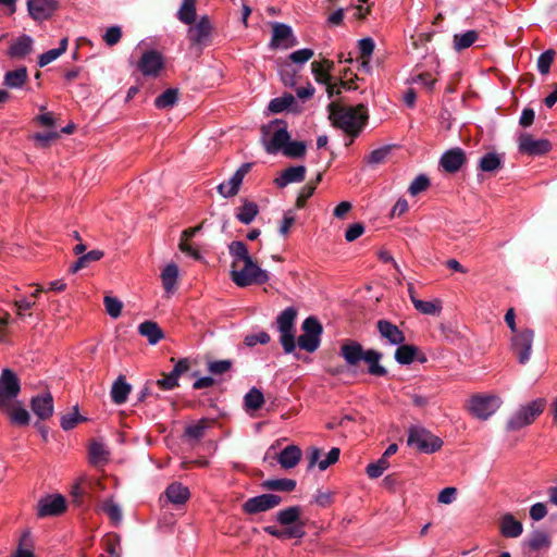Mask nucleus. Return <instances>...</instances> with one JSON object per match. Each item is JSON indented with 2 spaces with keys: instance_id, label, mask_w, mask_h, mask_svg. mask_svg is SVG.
Instances as JSON below:
<instances>
[{
  "instance_id": "1",
  "label": "nucleus",
  "mask_w": 557,
  "mask_h": 557,
  "mask_svg": "<svg viewBox=\"0 0 557 557\" xmlns=\"http://www.w3.org/2000/svg\"><path fill=\"white\" fill-rule=\"evenodd\" d=\"M339 355L349 367H357L361 361L368 366L367 372L370 375L382 377L387 375V369L381 364L383 354L375 349H363L362 345L352 339L343 342Z\"/></svg>"
},
{
  "instance_id": "2",
  "label": "nucleus",
  "mask_w": 557,
  "mask_h": 557,
  "mask_svg": "<svg viewBox=\"0 0 557 557\" xmlns=\"http://www.w3.org/2000/svg\"><path fill=\"white\" fill-rule=\"evenodd\" d=\"M363 109V106L354 108L330 104V119L335 127L347 134L357 136L366 120V116L361 114V110Z\"/></svg>"
},
{
  "instance_id": "3",
  "label": "nucleus",
  "mask_w": 557,
  "mask_h": 557,
  "mask_svg": "<svg viewBox=\"0 0 557 557\" xmlns=\"http://www.w3.org/2000/svg\"><path fill=\"white\" fill-rule=\"evenodd\" d=\"M289 138L287 124L283 120H274L268 126L262 127V144L269 154L282 152Z\"/></svg>"
},
{
  "instance_id": "4",
  "label": "nucleus",
  "mask_w": 557,
  "mask_h": 557,
  "mask_svg": "<svg viewBox=\"0 0 557 557\" xmlns=\"http://www.w3.org/2000/svg\"><path fill=\"white\" fill-rule=\"evenodd\" d=\"M297 309L288 307L284 309L276 318L277 330L281 334L280 343L285 354H290L296 348V329Z\"/></svg>"
},
{
  "instance_id": "5",
  "label": "nucleus",
  "mask_w": 557,
  "mask_h": 557,
  "mask_svg": "<svg viewBox=\"0 0 557 557\" xmlns=\"http://www.w3.org/2000/svg\"><path fill=\"white\" fill-rule=\"evenodd\" d=\"M407 445L423 454H433L443 446V441L420 426H410L408 431Z\"/></svg>"
},
{
  "instance_id": "6",
  "label": "nucleus",
  "mask_w": 557,
  "mask_h": 557,
  "mask_svg": "<svg viewBox=\"0 0 557 557\" xmlns=\"http://www.w3.org/2000/svg\"><path fill=\"white\" fill-rule=\"evenodd\" d=\"M231 277L238 287H247L252 284L261 285L269 281L268 272L252 259H250V265L244 263L242 269L232 268Z\"/></svg>"
},
{
  "instance_id": "7",
  "label": "nucleus",
  "mask_w": 557,
  "mask_h": 557,
  "mask_svg": "<svg viewBox=\"0 0 557 557\" xmlns=\"http://www.w3.org/2000/svg\"><path fill=\"white\" fill-rule=\"evenodd\" d=\"M302 334L298 337V346L307 352H314L321 343L323 326L315 317H308L301 324Z\"/></svg>"
},
{
  "instance_id": "8",
  "label": "nucleus",
  "mask_w": 557,
  "mask_h": 557,
  "mask_svg": "<svg viewBox=\"0 0 557 557\" xmlns=\"http://www.w3.org/2000/svg\"><path fill=\"white\" fill-rule=\"evenodd\" d=\"M546 405L544 398L532 400L525 406H522L507 422V430L517 431L525 425L531 424L537 416H540Z\"/></svg>"
},
{
  "instance_id": "9",
  "label": "nucleus",
  "mask_w": 557,
  "mask_h": 557,
  "mask_svg": "<svg viewBox=\"0 0 557 557\" xmlns=\"http://www.w3.org/2000/svg\"><path fill=\"white\" fill-rule=\"evenodd\" d=\"M21 392V381L11 369H3L0 374V410L8 411L12 401Z\"/></svg>"
},
{
  "instance_id": "10",
  "label": "nucleus",
  "mask_w": 557,
  "mask_h": 557,
  "mask_svg": "<svg viewBox=\"0 0 557 557\" xmlns=\"http://www.w3.org/2000/svg\"><path fill=\"white\" fill-rule=\"evenodd\" d=\"M67 509L66 499L61 494H50L41 497L37 504V517H58Z\"/></svg>"
},
{
  "instance_id": "11",
  "label": "nucleus",
  "mask_w": 557,
  "mask_h": 557,
  "mask_svg": "<svg viewBox=\"0 0 557 557\" xmlns=\"http://www.w3.org/2000/svg\"><path fill=\"white\" fill-rule=\"evenodd\" d=\"M211 32V22L207 15H203L196 24H190L187 29V39L191 47H196L201 51L209 44Z\"/></svg>"
},
{
  "instance_id": "12",
  "label": "nucleus",
  "mask_w": 557,
  "mask_h": 557,
  "mask_svg": "<svg viewBox=\"0 0 557 557\" xmlns=\"http://www.w3.org/2000/svg\"><path fill=\"white\" fill-rule=\"evenodd\" d=\"M282 497L275 494H261L248 498L242 506L243 511L247 515H257L265 512L278 506Z\"/></svg>"
},
{
  "instance_id": "13",
  "label": "nucleus",
  "mask_w": 557,
  "mask_h": 557,
  "mask_svg": "<svg viewBox=\"0 0 557 557\" xmlns=\"http://www.w3.org/2000/svg\"><path fill=\"white\" fill-rule=\"evenodd\" d=\"M500 406V399L496 396H473L470 401V412L478 419L486 420Z\"/></svg>"
},
{
  "instance_id": "14",
  "label": "nucleus",
  "mask_w": 557,
  "mask_h": 557,
  "mask_svg": "<svg viewBox=\"0 0 557 557\" xmlns=\"http://www.w3.org/2000/svg\"><path fill=\"white\" fill-rule=\"evenodd\" d=\"M533 338L534 332L530 329L522 330L512 336L511 347L519 363L524 364L529 361Z\"/></svg>"
},
{
  "instance_id": "15",
  "label": "nucleus",
  "mask_w": 557,
  "mask_h": 557,
  "mask_svg": "<svg viewBox=\"0 0 557 557\" xmlns=\"http://www.w3.org/2000/svg\"><path fill=\"white\" fill-rule=\"evenodd\" d=\"M189 369V360L187 358L180 359L170 373H162L161 379L153 381L154 386H158L162 391H171L178 386V379Z\"/></svg>"
},
{
  "instance_id": "16",
  "label": "nucleus",
  "mask_w": 557,
  "mask_h": 557,
  "mask_svg": "<svg viewBox=\"0 0 557 557\" xmlns=\"http://www.w3.org/2000/svg\"><path fill=\"white\" fill-rule=\"evenodd\" d=\"M301 507L299 506H290L285 509L280 510L276 513L277 522L284 528H298L301 532V539L305 537L306 531V522L301 519Z\"/></svg>"
},
{
  "instance_id": "17",
  "label": "nucleus",
  "mask_w": 557,
  "mask_h": 557,
  "mask_svg": "<svg viewBox=\"0 0 557 557\" xmlns=\"http://www.w3.org/2000/svg\"><path fill=\"white\" fill-rule=\"evenodd\" d=\"M251 166L252 163L250 162L243 163L228 181L218 185L216 189L219 194L224 198L234 196L238 191L245 175L250 171Z\"/></svg>"
},
{
  "instance_id": "18",
  "label": "nucleus",
  "mask_w": 557,
  "mask_h": 557,
  "mask_svg": "<svg viewBox=\"0 0 557 557\" xmlns=\"http://www.w3.org/2000/svg\"><path fill=\"white\" fill-rule=\"evenodd\" d=\"M552 149L547 139H534L530 134L519 137V151L529 156H543Z\"/></svg>"
},
{
  "instance_id": "19",
  "label": "nucleus",
  "mask_w": 557,
  "mask_h": 557,
  "mask_svg": "<svg viewBox=\"0 0 557 557\" xmlns=\"http://www.w3.org/2000/svg\"><path fill=\"white\" fill-rule=\"evenodd\" d=\"M55 10L54 0H27L28 14L36 22L49 20Z\"/></svg>"
},
{
  "instance_id": "20",
  "label": "nucleus",
  "mask_w": 557,
  "mask_h": 557,
  "mask_svg": "<svg viewBox=\"0 0 557 557\" xmlns=\"http://www.w3.org/2000/svg\"><path fill=\"white\" fill-rule=\"evenodd\" d=\"M333 66V62L327 60L323 62H312L311 63V72L314 76V79L318 84L324 85L326 87V91L329 98H332L335 92V85L332 83V76L330 71Z\"/></svg>"
},
{
  "instance_id": "21",
  "label": "nucleus",
  "mask_w": 557,
  "mask_h": 557,
  "mask_svg": "<svg viewBox=\"0 0 557 557\" xmlns=\"http://www.w3.org/2000/svg\"><path fill=\"white\" fill-rule=\"evenodd\" d=\"M272 38L269 44V47L271 49H276L281 47L283 42H286L288 40H290V42L284 45V48H289L296 45L297 40L294 36L293 28L289 25L285 23L275 22L272 24Z\"/></svg>"
},
{
  "instance_id": "22",
  "label": "nucleus",
  "mask_w": 557,
  "mask_h": 557,
  "mask_svg": "<svg viewBox=\"0 0 557 557\" xmlns=\"http://www.w3.org/2000/svg\"><path fill=\"white\" fill-rule=\"evenodd\" d=\"M163 67V58L160 52L149 50L143 53L138 61V70L145 76H156Z\"/></svg>"
},
{
  "instance_id": "23",
  "label": "nucleus",
  "mask_w": 557,
  "mask_h": 557,
  "mask_svg": "<svg viewBox=\"0 0 557 557\" xmlns=\"http://www.w3.org/2000/svg\"><path fill=\"white\" fill-rule=\"evenodd\" d=\"M465 161V151L459 147H455L446 150L442 154L440 159V166L447 173H456L460 170Z\"/></svg>"
},
{
  "instance_id": "24",
  "label": "nucleus",
  "mask_w": 557,
  "mask_h": 557,
  "mask_svg": "<svg viewBox=\"0 0 557 557\" xmlns=\"http://www.w3.org/2000/svg\"><path fill=\"white\" fill-rule=\"evenodd\" d=\"M376 329L381 337L385 338L391 345H400L406 342L404 332L388 320H379Z\"/></svg>"
},
{
  "instance_id": "25",
  "label": "nucleus",
  "mask_w": 557,
  "mask_h": 557,
  "mask_svg": "<svg viewBox=\"0 0 557 557\" xmlns=\"http://www.w3.org/2000/svg\"><path fill=\"white\" fill-rule=\"evenodd\" d=\"M33 412L40 419L47 420L53 414V397L50 393L34 396L30 400Z\"/></svg>"
},
{
  "instance_id": "26",
  "label": "nucleus",
  "mask_w": 557,
  "mask_h": 557,
  "mask_svg": "<svg viewBox=\"0 0 557 557\" xmlns=\"http://www.w3.org/2000/svg\"><path fill=\"white\" fill-rule=\"evenodd\" d=\"M306 168L304 165H292L283 170L275 178V184L280 188H284L292 183H300L305 180Z\"/></svg>"
},
{
  "instance_id": "27",
  "label": "nucleus",
  "mask_w": 557,
  "mask_h": 557,
  "mask_svg": "<svg viewBox=\"0 0 557 557\" xmlns=\"http://www.w3.org/2000/svg\"><path fill=\"white\" fill-rule=\"evenodd\" d=\"M33 38L29 35L23 34L10 45L8 54L13 59H24L33 51Z\"/></svg>"
},
{
  "instance_id": "28",
  "label": "nucleus",
  "mask_w": 557,
  "mask_h": 557,
  "mask_svg": "<svg viewBox=\"0 0 557 557\" xmlns=\"http://www.w3.org/2000/svg\"><path fill=\"white\" fill-rule=\"evenodd\" d=\"M499 532L504 537L516 539L523 532V525L511 513H506L500 518Z\"/></svg>"
},
{
  "instance_id": "29",
  "label": "nucleus",
  "mask_w": 557,
  "mask_h": 557,
  "mask_svg": "<svg viewBox=\"0 0 557 557\" xmlns=\"http://www.w3.org/2000/svg\"><path fill=\"white\" fill-rule=\"evenodd\" d=\"M301 456L299 446L288 445L277 455V461L283 469H293L299 463Z\"/></svg>"
},
{
  "instance_id": "30",
  "label": "nucleus",
  "mask_w": 557,
  "mask_h": 557,
  "mask_svg": "<svg viewBox=\"0 0 557 557\" xmlns=\"http://www.w3.org/2000/svg\"><path fill=\"white\" fill-rule=\"evenodd\" d=\"M552 544L550 537L544 531H534L530 534V536L523 542V545L527 549V553L539 552L541 549L549 548Z\"/></svg>"
},
{
  "instance_id": "31",
  "label": "nucleus",
  "mask_w": 557,
  "mask_h": 557,
  "mask_svg": "<svg viewBox=\"0 0 557 557\" xmlns=\"http://www.w3.org/2000/svg\"><path fill=\"white\" fill-rule=\"evenodd\" d=\"M132 391L131 384L125 380V376L120 375L113 383L110 395L111 399L115 405H122L126 403L127 397Z\"/></svg>"
},
{
  "instance_id": "32",
  "label": "nucleus",
  "mask_w": 557,
  "mask_h": 557,
  "mask_svg": "<svg viewBox=\"0 0 557 557\" xmlns=\"http://www.w3.org/2000/svg\"><path fill=\"white\" fill-rule=\"evenodd\" d=\"M228 250L233 257L231 268H238L239 263H248L250 265L251 256L248 252L247 246L240 240H234L228 245Z\"/></svg>"
},
{
  "instance_id": "33",
  "label": "nucleus",
  "mask_w": 557,
  "mask_h": 557,
  "mask_svg": "<svg viewBox=\"0 0 557 557\" xmlns=\"http://www.w3.org/2000/svg\"><path fill=\"white\" fill-rule=\"evenodd\" d=\"M28 79V72L25 66L8 71L3 77V85L11 89H20Z\"/></svg>"
},
{
  "instance_id": "34",
  "label": "nucleus",
  "mask_w": 557,
  "mask_h": 557,
  "mask_svg": "<svg viewBox=\"0 0 557 557\" xmlns=\"http://www.w3.org/2000/svg\"><path fill=\"white\" fill-rule=\"evenodd\" d=\"M201 227L202 225L200 224L184 230L182 232L181 240L178 244V248L182 252L187 253L197 260L201 258L200 252L197 249H195L190 244H188V240L193 238L201 230Z\"/></svg>"
},
{
  "instance_id": "35",
  "label": "nucleus",
  "mask_w": 557,
  "mask_h": 557,
  "mask_svg": "<svg viewBox=\"0 0 557 557\" xmlns=\"http://www.w3.org/2000/svg\"><path fill=\"white\" fill-rule=\"evenodd\" d=\"M138 333L146 337L151 345H156L164 337L163 331L158 323L153 321H145L140 323L138 326Z\"/></svg>"
},
{
  "instance_id": "36",
  "label": "nucleus",
  "mask_w": 557,
  "mask_h": 557,
  "mask_svg": "<svg viewBox=\"0 0 557 557\" xmlns=\"http://www.w3.org/2000/svg\"><path fill=\"white\" fill-rule=\"evenodd\" d=\"M89 461L94 466L108 462L110 453L106 445L101 442L92 440L89 445Z\"/></svg>"
},
{
  "instance_id": "37",
  "label": "nucleus",
  "mask_w": 557,
  "mask_h": 557,
  "mask_svg": "<svg viewBox=\"0 0 557 557\" xmlns=\"http://www.w3.org/2000/svg\"><path fill=\"white\" fill-rule=\"evenodd\" d=\"M165 494L168 499L175 505H182L189 498V490L181 483L170 484Z\"/></svg>"
},
{
  "instance_id": "38",
  "label": "nucleus",
  "mask_w": 557,
  "mask_h": 557,
  "mask_svg": "<svg viewBox=\"0 0 557 557\" xmlns=\"http://www.w3.org/2000/svg\"><path fill=\"white\" fill-rule=\"evenodd\" d=\"M417 354L418 347L403 343L395 350L394 358L399 364L407 366L416 360Z\"/></svg>"
},
{
  "instance_id": "39",
  "label": "nucleus",
  "mask_w": 557,
  "mask_h": 557,
  "mask_svg": "<svg viewBox=\"0 0 557 557\" xmlns=\"http://www.w3.org/2000/svg\"><path fill=\"white\" fill-rule=\"evenodd\" d=\"M261 487L268 491L293 492L296 481L293 479H269L261 483Z\"/></svg>"
},
{
  "instance_id": "40",
  "label": "nucleus",
  "mask_w": 557,
  "mask_h": 557,
  "mask_svg": "<svg viewBox=\"0 0 557 557\" xmlns=\"http://www.w3.org/2000/svg\"><path fill=\"white\" fill-rule=\"evenodd\" d=\"M103 257V251L95 249L78 257V259L70 267V273H76L79 270L87 268L91 262L98 261Z\"/></svg>"
},
{
  "instance_id": "41",
  "label": "nucleus",
  "mask_w": 557,
  "mask_h": 557,
  "mask_svg": "<svg viewBox=\"0 0 557 557\" xmlns=\"http://www.w3.org/2000/svg\"><path fill=\"white\" fill-rule=\"evenodd\" d=\"M277 72L284 86L293 87L296 84L298 70L288 61L277 63Z\"/></svg>"
},
{
  "instance_id": "42",
  "label": "nucleus",
  "mask_w": 557,
  "mask_h": 557,
  "mask_svg": "<svg viewBox=\"0 0 557 557\" xmlns=\"http://www.w3.org/2000/svg\"><path fill=\"white\" fill-rule=\"evenodd\" d=\"M263 531L278 540L301 539V532L298 528L278 529L274 525H267Z\"/></svg>"
},
{
  "instance_id": "43",
  "label": "nucleus",
  "mask_w": 557,
  "mask_h": 557,
  "mask_svg": "<svg viewBox=\"0 0 557 557\" xmlns=\"http://www.w3.org/2000/svg\"><path fill=\"white\" fill-rule=\"evenodd\" d=\"M178 100V90L176 88H168L154 99V106L158 109H170Z\"/></svg>"
},
{
  "instance_id": "44",
  "label": "nucleus",
  "mask_w": 557,
  "mask_h": 557,
  "mask_svg": "<svg viewBox=\"0 0 557 557\" xmlns=\"http://www.w3.org/2000/svg\"><path fill=\"white\" fill-rule=\"evenodd\" d=\"M196 0H183V3L181 4L178 12H177V18L187 25H190L196 20V7H195Z\"/></svg>"
},
{
  "instance_id": "45",
  "label": "nucleus",
  "mask_w": 557,
  "mask_h": 557,
  "mask_svg": "<svg viewBox=\"0 0 557 557\" xmlns=\"http://www.w3.org/2000/svg\"><path fill=\"white\" fill-rule=\"evenodd\" d=\"M246 410H259L264 404V396L260 389L252 387L244 397Z\"/></svg>"
},
{
  "instance_id": "46",
  "label": "nucleus",
  "mask_w": 557,
  "mask_h": 557,
  "mask_svg": "<svg viewBox=\"0 0 557 557\" xmlns=\"http://www.w3.org/2000/svg\"><path fill=\"white\" fill-rule=\"evenodd\" d=\"M503 163L502 157L496 152H487L480 158L479 168L483 172H494L500 168Z\"/></svg>"
},
{
  "instance_id": "47",
  "label": "nucleus",
  "mask_w": 557,
  "mask_h": 557,
  "mask_svg": "<svg viewBox=\"0 0 557 557\" xmlns=\"http://www.w3.org/2000/svg\"><path fill=\"white\" fill-rule=\"evenodd\" d=\"M177 275H178V268L174 263L168 264L163 269V271L161 273V278H162L163 287L166 292H172L174 289V286H175L176 280H177Z\"/></svg>"
},
{
  "instance_id": "48",
  "label": "nucleus",
  "mask_w": 557,
  "mask_h": 557,
  "mask_svg": "<svg viewBox=\"0 0 557 557\" xmlns=\"http://www.w3.org/2000/svg\"><path fill=\"white\" fill-rule=\"evenodd\" d=\"M476 39L478 33L475 30H467L462 34H456L454 36V48L457 51H461L472 46Z\"/></svg>"
},
{
  "instance_id": "49",
  "label": "nucleus",
  "mask_w": 557,
  "mask_h": 557,
  "mask_svg": "<svg viewBox=\"0 0 557 557\" xmlns=\"http://www.w3.org/2000/svg\"><path fill=\"white\" fill-rule=\"evenodd\" d=\"M414 309L423 314L430 315H438L442 310L441 300L436 299L434 301H423V300H414Z\"/></svg>"
},
{
  "instance_id": "50",
  "label": "nucleus",
  "mask_w": 557,
  "mask_h": 557,
  "mask_svg": "<svg viewBox=\"0 0 557 557\" xmlns=\"http://www.w3.org/2000/svg\"><path fill=\"white\" fill-rule=\"evenodd\" d=\"M295 102L293 95H284L283 97H276L269 102L268 109L272 113H280L287 110Z\"/></svg>"
},
{
  "instance_id": "51",
  "label": "nucleus",
  "mask_w": 557,
  "mask_h": 557,
  "mask_svg": "<svg viewBox=\"0 0 557 557\" xmlns=\"http://www.w3.org/2000/svg\"><path fill=\"white\" fill-rule=\"evenodd\" d=\"M208 428V420L201 419L196 424L186 426L184 435L189 440L196 442L200 441L205 436L206 429Z\"/></svg>"
},
{
  "instance_id": "52",
  "label": "nucleus",
  "mask_w": 557,
  "mask_h": 557,
  "mask_svg": "<svg viewBox=\"0 0 557 557\" xmlns=\"http://www.w3.org/2000/svg\"><path fill=\"white\" fill-rule=\"evenodd\" d=\"M101 510L116 525L122 520V511L120 506L112 499H107L101 504Z\"/></svg>"
},
{
  "instance_id": "53",
  "label": "nucleus",
  "mask_w": 557,
  "mask_h": 557,
  "mask_svg": "<svg viewBox=\"0 0 557 557\" xmlns=\"http://www.w3.org/2000/svg\"><path fill=\"white\" fill-rule=\"evenodd\" d=\"M5 412L9 414L10 420L13 424L18 426H26L29 424L30 416L26 409L22 407L12 409L10 407L9 410Z\"/></svg>"
},
{
  "instance_id": "54",
  "label": "nucleus",
  "mask_w": 557,
  "mask_h": 557,
  "mask_svg": "<svg viewBox=\"0 0 557 557\" xmlns=\"http://www.w3.org/2000/svg\"><path fill=\"white\" fill-rule=\"evenodd\" d=\"M306 148L307 146L304 141L292 140L289 138L282 153L288 158H302L306 153Z\"/></svg>"
},
{
  "instance_id": "55",
  "label": "nucleus",
  "mask_w": 557,
  "mask_h": 557,
  "mask_svg": "<svg viewBox=\"0 0 557 557\" xmlns=\"http://www.w3.org/2000/svg\"><path fill=\"white\" fill-rule=\"evenodd\" d=\"M388 467V460H386L384 457H381L375 462H371L367 466L366 473L369 478L376 479L380 478Z\"/></svg>"
},
{
  "instance_id": "56",
  "label": "nucleus",
  "mask_w": 557,
  "mask_h": 557,
  "mask_svg": "<svg viewBox=\"0 0 557 557\" xmlns=\"http://www.w3.org/2000/svg\"><path fill=\"white\" fill-rule=\"evenodd\" d=\"M555 51L552 49L545 50L537 58V71L542 75H547L550 70V65L554 61Z\"/></svg>"
},
{
  "instance_id": "57",
  "label": "nucleus",
  "mask_w": 557,
  "mask_h": 557,
  "mask_svg": "<svg viewBox=\"0 0 557 557\" xmlns=\"http://www.w3.org/2000/svg\"><path fill=\"white\" fill-rule=\"evenodd\" d=\"M85 420H86V418L78 413V407L75 406L74 412L66 413V414L62 416L61 428L64 431H70V430L74 429L78 424V422L85 421Z\"/></svg>"
},
{
  "instance_id": "58",
  "label": "nucleus",
  "mask_w": 557,
  "mask_h": 557,
  "mask_svg": "<svg viewBox=\"0 0 557 557\" xmlns=\"http://www.w3.org/2000/svg\"><path fill=\"white\" fill-rule=\"evenodd\" d=\"M314 52L312 49L310 48H301V49H298L296 51H293L288 59L292 63L296 64V65H304L306 62H308L312 57H313Z\"/></svg>"
},
{
  "instance_id": "59",
  "label": "nucleus",
  "mask_w": 557,
  "mask_h": 557,
  "mask_svg": "<svg viewBox=\"0 0 557 557\" xmlns=\"http://www.w3.org/2000/svg\"><path fill=\"white\" fill-rule=\"evenodd\" d=\"M233 367V361L230 359L215 360L208 362V371L214 375H221L228 372Z\"/></svg>"
},
{
  "instance_id": "60",
  "label": "nucleus",
  "mask_w": 557,
  "mask_h": 557,
  "mask_svg": "<svg viewBox=\"0 0 557 557\" xmlns=\"http://www.w3.org/2000/svg\"><path fill=\"white\" fill-rule=\"evenodd\" d=\"M103 302L106 311L111 318L116 319L121 315L123 305L117 298L106 296Z\"/></svg>"
},
{
  "instance_id": "61",
  "label": "nucleus",
  "mask_w": 557,
  "mask_h": 557,
  "mask_svg": "<svg viewBox=\"0 0 557 557\" xmlns=\"http://www.w3.org/2000/svg\"><path fill=\"white\" fill-rule=\"evenodd\" d=\"M389 153V147L384 146L372 150L367 157V162L372 165L382 163Z\"/></svg>"
},
{
  "instance_id": "62",
  "label": "nucleus",
  "mask_w": 557,
  "mask_h": 557,
  "mask_svg": "<svg viewBox=\"0 0 557 557\" xmlns=\"http://www.w3.org/2000/svg\"><path fill=\"white\" fill-rule=\"evenodd\" d=\"M375 48V42L371 37H364L358 41V49L362 59H369Z\"/></svg>"
},
{
  "instance_id": "63",
  "label": "nucleus",
  "mask_w": 557,
  "mask_h": 557,
  "mask_svg": "<svg viewBox=\"0 0 557 557\" xmlns=\"http://www.w3.org/2000/svg\"><path fill=\"white\" fill-rule=\"evenodd\" d=\"M270 341H271L270 335L267 332L262 331L258 334L246 335L244 343L248 347H253L257 344L265 345Z\"/></svg>"
},
{
  "instance_id": "64",
  "label": "nucleus",
  "mask_w": 557,
  "mask_h": 557,
  "mask_svg": "<svg viewBox=\"0 0 557 557\" xmlns=\"http://www.w3.org/2000/svg\"><path fill=\"white\" fill-rule=\"evenodd\" d=\"M121 37H122L121 27L117 25H114V26H110L106 30V33L103 35V40L106 41V44L108 46H114L120 41Z\"/></svg>"
}]
</instances>
